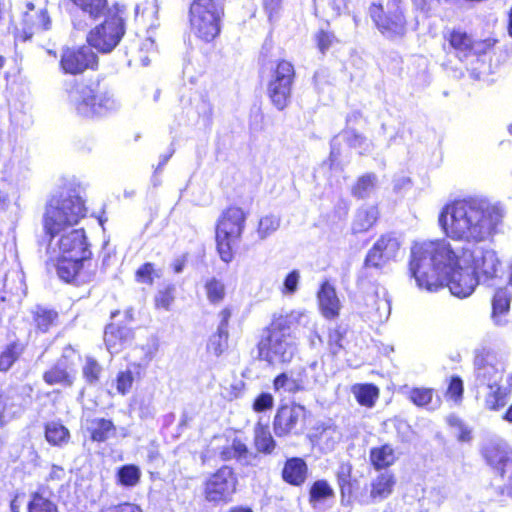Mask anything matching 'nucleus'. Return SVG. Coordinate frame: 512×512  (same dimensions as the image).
I'll use <instances>...</instances> for the list:
<instances>
[{
	"instance_id": "40",
	"label": "nucleus",
	"mask_w": 512,
	"mask_h": 512,
	"mask_svg": "<svg viewBox=\"0 0 512 512\" xmlns=\"http://www.w3.org/2000/svg\"><path fill=\"white\" fill-rule=\"evenodd\" d=\"M509 307V292L506 289L497 290L492 301V316L497 324L501 323V316L508 312Z\"/></svg>"
},
{
	"instance_id": "34",
	"label": "nucleus",
	"mask_w": 512,
	"mask_h": 512,
	"mask_svg": "<svg viewBox=\"0 0 512 512\" xmlns=\"http://www.w3.org/2000/svg\"><path fill=\"white\" fill-rule=\"evenodd\" d=\"M273 386L277 392L295 393L308 388L309 382L302 378H294L287 373H282L274 379Z\"/></svg>"
},
{
	"instance_id": "51",
	"label": "nucleus",
	"mask_w": 512,
	"mask_h": 512,
	"mask_svg": "<svg viewBox=\"0 0 512 512\" xmlns=\"http://www.w3.org/2000/svg\"><path fill=\"white\" fill-rule=\"evenodd\" d=\"M375 186L376 176L374 174H366L358 179L353 188V193L360 198H365L374 191Z\"/></svg>"
},
{
	"instance_id": "62",
	"label": "nucleus",
	"mask_w": 512,
	"mask_h": 512,
	"mask_svg": "<svg viewBox=\"0 0 512 512\" xmlns=\"http://www.w3.org/2000/svg\"><path fill=\"white\" fill-rule=\"evenodd\" d=\"M14 396L8 393L0 394V419L12 413Z\"/></svg>"
},
{
	"instance_id": "4",
	"label": "nucleus",
	"mask_w": 512,
	"mask_h": 512,
	"mask_svg": "<svg viewBox=\"0 0 512 512\" xmlns=\"http://www.w3.org/2000/svg\"><path fill=\"white\" fill-rule=\"evenodd\" d=\"M247 213L240 207L227 208L220 216L216 226V243L222 261L229 263L234 257V247L241 239L245 228Z\"/></svg>"
},
{
	"instance_id": "22",
	"label": "nucleus",
	"mask_w": 512,
	"mask_h": 512,
	"mask_svg": "<svg viewBox=\"0 0 512 512\" xmlns=\"http://www.w3.org/2000/svg\"><path fill=\"white\" fill-rule=\"evenodd\" d=\"M158 350V344L155 340L147 342L145 345L134 347L128 354L129 366L135 369L137 377H141L154 358Z\"/></svg>"
},
{
	"instance_id": "41",
	"label": "nucleus",
	"mask_w": 512,
	"mask_h": 512,
	"mask_svg": "<svg viewBox=\"0 0 512 512\" xmlns=\"http://www.w3.org/2000/svg\"><path fill=\"white\" fill-rule=\"evenodd\" d=\"M228 338V331L217 329L208 339L207 352L215 357L221 356L228 348Z\"/></svg>"
},
{
	"instance_id": "38",
	"label": "nucleus",
	"mask_w": 512,
	"mask_h": 512,
	"mask_svg": "<svg viewBox=\"0 0 512 512\" xmlns=\"http://www.w3.org/2000/svg\"><path fill=\"white\" fill-rule=\"evenodd\" d=\"M352 393L360 405L371 408L379 396V389L373 384H356Z\"/></svg>"
},
{
	"instance_id": "11",
	"label": "nucleus",
	"mask_w": 512,
	"mask_h": 512,
	"mask_svg": "<svg viewBox=\"0 0 512 512\" xmlns=\"http://www.w3.org/2000/svg\"><path fill=\"white\" fill-rule=\"evenodd\" d=\"M503 362L492 352L478 354L474 360L476 389L504 381Z\"/></svg>"
},
{
	"instance_id": "43",
	"label": "nucleus",
	"mask_w": 512,
	"mask_h": 512,
	"mask_svg": "<svg viewBox=\"0 0 512 512\" xmlns=\"http://www.w3.org/2000/svg\"><path fill=\"white\" fill-rule=\"evenodd\" d=\"M34 313V322L39 330L46 332L55 324L58 314L54 310H49L44 307H36Z\"/></svg>"
},
{
	"instance_id": "35",
	"label": "nucleus",
	"mask_w": 512,
	"mask_h": 512,
	"mask_svg": "<svg viewBox=\"0 0 512 512\" xmlns=\"http://www.w3.org/2000/svg\"><path fill=\"white\" fill-rule=\"evenodd\" d=\"M396 460L393 448L388 445L372 448L370 451V461L375 469H384L392 465Z\"/></svg>"
},
{
	"instance_id": "46",
	"label": "nucleus",
	"mask_w": 512,
	"mask_h": 512,
	"mask_svg": "<svg viewBox=\"0 0 512 512\" xmlns=\"http://www.w3.org/2000/svg\"><path fill=\"white\" fill-rule=\"evenodd\" d=\"M141 476L140 469L135 465H125L118 470L117 477L121 485L133 487L138 484Z\"/></svg>"
},
{
	"instance_id": "1",
	"label": "nucleus",
	"mask_w": 512,
	"mask_h": 512,
	"mask_svg": "<svg viewBox=\"0 0 512 512\" xmlns=\"http://www.w3.org/2000/svg\"><path fill=\"white\" fill-rule=\"evenodd\" d=\"M503 218L500 204L468 197L447 203L438 215V225L448 239L476 244L491 239Z\"/></svg>"
},
{
	"instance_id": "3",
	"label": "nucleus",
	"mask_w": 512,
	"mask_h": 512,
	"mask_svg": "<svg viewBox=\"0 0 512 512\" xmlns=\"http://www.w3.org/2000/svg\"><path fill=\"white\" fill-rule=\"evenodd\" d=\"M470 246L448 239L415 242L410 251L409 274L420 290L435 292L444 286L445 275L471 264Z\"/></svg>"
},
{
	"instance_id": "60",
	"label": "nucleus",
	"mask_w": 512,
	"mask_h": 512,
	"mask_svg": "<svg viewBox=\"0 0 512 512\" xmlns=\"http://www.w3.org/2000/svg\"><path fill=\"white\" fill-rule=\"evenodd\" d=\"M315 39L317 41L318 48L322 53H325L336 40L332 32L325 30H320L316 34Z\"/></svg>"
},
{
	"instance_id": "50",
	"label": "nucleus",
	"mask_w": 512,
	"mask_h": 512,
	"mask_svg": "<svg viewBox=\"0 0 512 512\" xmlns=\"http://www.w3.org/2000/svg\"><path fill=\"white\" fill-rule=\"evenodd\" d=\"M280 226V219L275 215H265L259 220L257 234L260 239H266Z\"/></svg>"
},
{
	"instance_id": "16",
	"label": "nucleus",
	"mask_w": 512,
	"mask_h": 512,
	"mask_svg": "<svg viewBox=\"0 0 512 512\" xmlns=\"http://www.w3.org/2000/svg\"><path fill=\"white\" fill-rule=\"evenodd\" d=\"M444 282L452 295L458 298L469 297L479 284L477 275L472 271L471 264L463 268H456L445 275Z\"/></svg>"
},
{
	"instance_id": "57",
	"label": "nucleus",
	"mask_w": 512,
	"mask_h": 512,
	"mask_svg": "<svg viewBox=\"0 0 512 512\" xmlns=\"http://www.w3.org/2000/svg\"><path fill=\"white\" fill-rule=\"evenodd\" d=\"M463 381L458 376H453L450 379L446 397L453 400L455 403H460L463 396Z\"/></svg>"
},
{
	"instance_id": "61",
	"label": "nucleus",
	"mask_w": 512,
	"mask_h": 512,
	"mask_svg": "<svg viewBox=\"0 0 512 512\" xmlns=\"http://www.w3.org/2000/svg\"><path fill=\"white\" fill-rule=\"evenodd\" d=\"M274 405L273 396L270 393H261L253 403V410L255 412H263L269 410Z\"/></svg>"
},
{
	"instance_id": "64",
	"label": "nucleus",
	"mask_w": 512,
	"mask_h": 512,
	"mask_svg": "<svg viewBox=\"0 0 512 512\" xmlns=\"http://www.w3.org/2000/svg\"><path fill=\"white\" fill-rule=\"evenodd\" d=\"M173 301V296L168 290L159 291L155 297V305L157 308L168 310Z\"/></svg>"
},
{
	"instance_id": "39",
	"label": "nucleus",
	"mask_w": 512,
	"mask_h": 512,
	"mask_svg": "<svg viewBox=\"0 0 512 512\" xmlns=\"http://www.w3.org/2000/svg\"><path fill=\"white\" fill-rule=\"evenodd\" d=\"M449 43L451 47L457 52L460 59L471 54V46L473 40L467 33L462 31L451 32L449 36Z\"/></svg>"
},
{
	"instance_id": "26",
	"label": "nucleus",
	"mask_w": 512,
	"mask_h": 512,
	"mask_svg": "<svg viewBox=\"0 0 512 512\" xmlns=\"http://www.w3.org/2000/svg\"><path fill=\"white\" fill-rule=\"evenodd\" d=\"M132 337L131 329L114 324L108 325L104 333V341L110 354L119 353L131 341Z\"/></svg>"
},
{
	"instance_id": "42",
	"label": "nucleus",
	"mask_w": 512,
	"mask_h": 512,
	"mask_svg": "<svg viewBox=\"0 0 512 512\" xmlns=\"http://www.w3.org/2000/svg\"><path fill=\"white\" fill-rule=\"evenodd\" d=\"M45 437L52 445H62L69 439L68 429L58 422H51L46 425Z\"/></svg>"
},
{
	"instance_id": "8",
	"label": "nucleus",
	"mask_w": 512,
	"mask_h": 512,
	"mask_svg": "<svg viewBox=\"0 0 512 512\" xmlns=\"http://www.w3.org/2000/svg\"><path fill=\"white\" fill-rule=\"evenodd\" d=\"M294 76L293 65L283 60L278 63L268 84V96L272 104L280 111L284 110L290 103Z\"/></svg>"
},
{
	"instance_id": "63",
	"label": "nucleus",
	"mask_w": 512,
	"mask_h": 512,
	"mask_svg": "<svg viewBox=\"0 0 512 512\" xmlns=\"http://www.w3.org/2000/svg\"><path fill=\"white\" fill-rule=\"evenodd\" d=\"M494 43L495 42L491 39L473 41L471 46V53L475 55L485 54L493 47Z\"/></svg>"
},
{
	"instance_id": "7",
	"label": "nucleus",
	"mask_w": 512,
	"mask_h": 512,
	"mask_svg": "<svg viewBox=\"0 0 512 512\" xmlns=\"http://www.w3.org/2000/svg\"><path fill=\"white\" fill-rule=\"evenodd\" d=\"M297 350L291 333L281 331L267 330L258 343L259 357L272 365L291 362Z\"/></svg>"
},
{
	"instance_id": "31",
	"label": "nucleus",
	"mask_w": 512,
	"mask_h": 512,
	"mask_svg": "<svg viewBox=\"0 0 512 512\" xmlns=\"http://www.w3.org/2000/svg\"><path fill=\"white\" fill-rule=\"evenodd\" d=\"M221 458L223 460L236 459L241 464L251 465L256 459V455L241 440L234 439L232 444L221 452Z\"/></svg>"
},
{
	"instance_id": "33",
	"label": "nucleus",
	"mask_w": 512,
	"mask_h": 512,
	"mask_svg": "<svg viewBox=\"0 0 512 512\" xmlns=\"http://www.w3.org/2000/svg\"><path fill=\"white\" fill-rule=\"evenodd\" d=\"M409 399L418 407H425L428 410H435L440 406L439 396L434 397L431 388H413L409 392Z\"/></svg>"
},
{
	"instance_id": "21",
	"label": "nucleus",
	"mask_w": 512,
	"mask_h": 512,
	"mask_svg": "<svg viewBox=\"0 0 512 512\" xmlns=\"http://www.w3.org/2000/svg\"><path fill=\"white\" fill-rule=\"evenodd\" d=\"M51 20L47 11L37 8L32 2L26 3V10L23 12V34L24 40H28L33 34L49 30Z\"/></svg>"
},
{
	"instance_id": "27",
	"label": "nucleus",
	"mask_w": 512,
	"mask_h": 512,
	"mask_svg": "<svg viewBox=\"0 0 512 512\" xmlns=\"http://www.w3.org/2000/svg\"><path fill=\"white\" fill-rule=\"evenodd\" d=\"M318 302L322 315L327 319H333L339 315L340 301L335 288L324 282L318 292Z\"/></svg>"
},
{
	"instance_id": "28",
	"label": "nucleus",
	"mask_w": 512,
	"mask_h": 512,
	"mask_svg": "<svg viewBox=\"0 0 512 512\" xmlns=\"http://www.w3.org/2000/svg\"><path fill=\"white\" fill-rule=\"evenodd\" d=\"M282 477L284 481L291 485H302L307 477V465L304 460L300 458L287 460L282 471Z\"/></svg>"
},
{
	"instance_id": "47",
	"label": "nucleus",
	"mask_w": 512,
	"mask_h": 512,
	"mask_svg": "<svg viewBox=\"0 0 512 512\" xmlns=\"http://www.w3.org/2000/svg\"><path fill=\"white\" fill-rule=\"evenodd\" d=\"M136 17L153 25L158 13V4L156 0H145L136 5Z\"/></svg>"
},
{
	"instance_id": "54",
	"label": "nucleus",
	"mask_w": 512,
	"mask_h": 512,
	"mask_svg": "<svg viewBox=\"0 0 512 512\" xmlns=\"http://www.w3.org/2000/svg\"><path fill=\"white\" fill-rule=\"evenodd\" d=\"M341 137L347 141L349 146L360 149L361 153L362 151H366L369 147L368 141L354 130H345Z\"/></svg>"
},
{
	"instance_id": "6",
	"label": "nucleus",
	"mask_w": 512,
	"mask_h": 512,
	"mask_svg": "<svg viewBox=\"0 0 512 512\" xmlns=\"http://www.w3.org/2000/svg\"><path fill=\"white\" fill-rule=\"evenodd\" d=\"M69 99L77 113L87 118L105 115L119 107V103L112 94L96 93L91 87L85 85H79L71 90Z\"/></svg>"
},
{
	"instance_id": "14",
	"label": "nucleus",
	"mask_w": 512,
	"mask_h": 512,
	"mask_svg": "<svg viewBox=\"0 0 512 512\" xmlns=\"http://www.w3.org/2000/svg\"><path fill=\"white\" fill-rule=\"evenodd\" d=\"M483 455L506 480V488L512 494V447L505 442L490 443L484 448Z\"/></svg>"
},
{
	"instance_id": "44",
	"label": "nucleus",
	"mask_w": 512,
	"mask_h": 512,
	"mask_svg": "<svg viewBox=\"0 0 512 512\" xmlns=\"http://www.w3.org/2000/svg\"><path fill=\"white\" fill-rule=\"evenodd\" d=\"M334 496V491L329 483L325 480H318L313 483L310 488V503L315 506L317 503L322 502Z\"/></svg>"
},
{
	"instance_id": "56",
	"label": "nucleus",
	"mask_w": 512,
	"mask_h": 512,
	"mask_svg": "<svg viewBox=\"0 0 512 512\" xmlns=\"http://www.w3.org/2000/svg\"><path fill=\"white\" fill-rule=\"evenodd\" d=\"M448 424L455 431V435L461 442H467L471 439V431L462 423V421L455 415H450L447 418Z\"/></svg>"
},
{
	"instance_id": "5",
	"label": "nucleus",
	"mask_w": 512,
	"mask_h": 512,
	"mask_svg": "<svg viewBox=\"0 0 512 512\" xmlns=\"http://www.w3.org/2000/svg\"><path fill=\"white\" fill-rule=\"evenodd\" d=\"M223 6L216 0H194L190 5L191 31L199 39L210 42L221 31Z\"/></svg>"
},
{
	"instance_id": "49",
	"label": "nucleus",
	"mask_w": 512,
	"mask_h": 512,
	"mask_svg": "<svg viewBox=\"0 0 512 512\" xmlns=\"http://www.w3.org/2000/svg\"><path fill=\"white\" fill-rule=\"evenodd\" d=\"M83 12L96 18L106 9L107 0H71Z\"/></svg>"
},
{
	"instance_id": "53",
	"label": "nucleus",
	"mask_w": 512,
	"mask_h": 512,
	"mask_svg": "<svg viewBox=\"0 0 512 512\" xmlns=\"http://www.w3.org/2000/svg\"><path fill=\"white\" fill-rule=\"evenodd\" d=\"M301 274L299 270H292L287 274L280 289L281 293L285 296L294 295L298 291Z\"/></svg>"
},
{
	"instance_id": "29",
	"label": "nucleus",
	"mask_w": 512,
	"mask_h": 512,
	"mask_svg": "<svg viewBox=\"0 0 512 512\" xmlns=\"http://www.w3.org/2000/svg\"><path fill=\"white\" fill-rule=\"evenodd\" d=\"M52 492L44 487L31 493L28 503V512H59L57 504L51 498Z\"/></svg>"
},
{
	"instance_id": "13",
	"label": "nucleus",
	"mask_w": 512,
	"mask_h": 512,
	"mask_svg": "<svg viewBox=\"0 0 512 512\" xmlns=\"http://www.w3.org/2000/svg\"><path fill=\"white\" fill-rule=\"evenodd\" d=\"M97 56L89 46L66 47L60 59V67L66 74L77 75L87 69H94Z\"/></svg>"
},
{
	"instance_id": "9",
	"label": "nucleus",
	"mask_w": 512,
	"mask_h": 512,
	"mask_svg": "<svg viewBox=\"0 0 512 512\" xmlns=\"http://www.w3.org/2000/svg\"><path fill=\"white\" fill-rule=\"evenodd\" d=\"M124 35L123 21L119 17H111L99 26H96L88 35L87 41L91 47L99 52L112 51Z\"/></svg>"
},
{
	"instance_id": "55",
	"label": "nucleus",
	"mask_w": 512,
	"mask_h": 512,
	"mask_svg": "<svg viewBox=\"0 0 512 512\" xmlns=\"http://www.w3.org/2000/svg\"><path fill=\"white\" fill-rule=\"evenodd\" d=\"M160 275L156 272L154 265L152 263H145L140 266L135 274L136 281L139 283H144L148 285H152L154 277H159Z\"/></svg>"
},
{
	"instance_id": "10",
	"label": "nucleus",
	"mask_w": 512,
	"mask_h": 512,
	"mask_svg": "<svg viewBox=\"0 0 512 512\" xmlns=\"http://www.w3.org/2000/svg\"><path fill=\"white\" fill-rule=\"evenodd\" d=\"M237 479L233 470L223 466L205 482L204 495L209 502H227L236 491Z\"/></svg>"
},
{
	"instance_id": "19",
	"label": "nucleus",
	"mask_w": 512,
	"mask_h": 512,
	"mask_svg": "<svg viewBox=\"0 0 512 512\" xmlns=\"http://www.w3.org/2000/svg\"><path fill=\"white\" fill-rule=\"evenodd\" d=\"M396 484L395 476L388 471L377 475L370 484V493L363 492L356 496V501L360 505H371L388 498L394 490Z\"/></svg>"
},
{
	"instance_id": "52",
	"label": "nucleus",
	"mask_w": 512,
	"mask_h": 512,
	"mask_svg": "<svg viewBox=\"0 0 512 512\" xmlns=\"http://www.w3.org/2000/svg\"><path fill=\"white\" fill-rule=\"evenodd\" d=\"M21 353V349L17 344H11L6 347L0 354V371L9 370L12 364L17 360Z\"/></svg>"
},
{
	"instance_id": "30",
	"label": "nucleus",
	"mask_w": 512,
	"mask_h": 512,
	"mask_svg": "<svg viewBox=\"0 0 512 512\" xmlns=\"http://www.w3.org/2000/svg\"><path fill=\"white\" fill-rule=\"evenodd\" d=\"M366 303L374 310L379 321L388 319L391 311L390 300L384 288H376L373 294L368 295Z\"/></svg>"
},
{
	"instance_id": "18",
	"label": "nucleus",
	"mask_w": 512,
	"mask_h": 512,
	"mask_svg": "<svg viewBox=\"0 0 512 512\" xmlns=\"http://www.w3.org/2000/svg\"><path fill=\"white\" fill-rule=\"evenodd\" d=\"M370 15L379 31L388 38L401 37L406 32V21L400 11L387 16L383 14L382 6L373 4Z\"/></svg>"
},
{
	"instance_id": "36",
	"label": "nucleus",
	"mask_w": 512,
	"mask_h": 512,
	"mask_svg": "<svg viewBox=\"0 0 512 512\" xmlns=\"http://www.w3.org/2000/svg\"><path fill=\"white\" fill-rule=\"evenodd\" d=\"M254 444L258 452L270 454L276 446L269 427L258 423L254 429Z\"/></svg>"
},
{
	"instance_id": "23",
	"label": "nucleus",
	"mask_w": 512,
	"mask_h": 512,
	"mask_svg": "<svg viewBox=\"0 0 512 512\" xmlns=\"http://www.w3.org/2000/svg\"><path fill=\"white\" fill-rule=\"evenodd\" d=\"M310 319L306 311L293 310L275 317L268 330L290 333L289 331L296 329L297 326H309Z\"/></svg>"
},
{
	"instance_id": "58",
	"label": "nucleus",
	"mask_w": 512,
	"mask_h": 512,
	"mask_svg": "<svg viewBox=\"0 0 512 512\" xmlns=\"http://www.w3.org/2000/svg\"><path fill=\"white\" fill-rule=\"evenodd\" d=\"M343 338H344V334L342 331H340V329L335 328V329L329 330L327 345H328L329 352L333 356H336L343 348V345H342Z\"/></svg>"
},
{
	"instance_id": "20",
	"label": "nucleus",
	"mask_w": 512,
	"mask_h": 512,
	"mask_svg": "<svg viewBox=\"0 0 512 512\" xmlns=\"http://www.w3.org/2000/svg\"><path fill=\"white\" fill-rule=\"evenodd\" d=\"M511 389L503 382L486 385L476 389V397L483 400V406L489 411H499L504 408L510 398Z\"/></svg>"
},
{
	"instance_id": "24",
	"label": "nucleus",
	"mask_w": 512,
	"mask_h": 512,
	"mask_svg": "<svg viewBox=\"0 0 512 512\" xmlns=\"http://www.w3.org/2000/svg\"><path fill=\"white\" fill-rule=\"evenodd\" d=\"M49 261L56 267L58 276L65 282H71L78 276L83 262L88 258L63 257V255H48Z\"/></svg>"
},
{
	"instance_id": "48",
	"label": "nucleus",
	"mask_w": 512,
	"mask_h": 512,
	"mask_svg": "<svg viewBox=\"0 0 512 512\" xmlns=\"http://www.w3.org/2000/svg\"><path fill=\"white\" fill-rule=\"evenodd\" d=\"M141 377H137L135 374V369L128 366L126 370L120 371L116 378V389L117 392L125 395L127 394L133 385V382L136 379H140Z\"/></svg>"
},
{
	"instance_id": "25",
	"label": "nucleus",
	"mask_w": 512,
	"mask_h": 512,
	"mask_svg": "<svg viewBox=\"0 0 512 512\" xmlns=\"http://www.w3.org/2000/svg\"><path fill=\"white\" fill-rule=\"evenodd\" d=\"M75 379L74 369L68 365L65 359L59 360L43 374V380L48 385H60L70 387Z\"/></svg>"
},
{
	"instance_id": "15",
	"label": "nucleus",
	"mask_w": 512,
	"mask_h": 512,
	"mask_svg": "<svg viewBox=\"0 0 512 512\" xmlns=\"http://www.w3.org/2000/svg\"><path fill=\"white\" fill-rule=\"evenodd\" d=\"M400 241L392 234L382 235L368 251L365 258L367 267L381 268L396 260L400 251Z\"/></svg>"
},
{
	"instance_id": "59",
	"label": "nucleus",
	"mask_w": 512,
	"mask_h": 512,
	"mask_svg": "<svg viewBox=\"0 0 512 512\" xmlns=\"http://www.w3.org/2000/svg\"><path fill=\"white\" fill-rule=\"evenodd\" d=\"M100 372L101 367L97 363V361H95L92 358H87L86 363L83 367V375L86 378V380L89 383H95L99 378Z\"/></svg>"
},
{
	"instance_id": "45",
	"label": "nucleus",
	"mask_w": 512,
	"mask_h": 512,
	"mask_svg": "<svg viewBox=\"0 0 512 512\" xmlns=\"http://www.w3.org/2000/svg\"><path fill=\"white\" fill-rule=\"evenodd\" d=\"M205 291L209 302L212 304H219L226 295L224 283L216 278H211L206 282Z\"/></svg>"
},
{
	"instance_id": "2",
	"label": "nucleus",
	"mask_w": 512,
	"mask_h": 512,
	"mask_svg": "<svg viewBox=\"0 0 512 512\" xmlns=\"http://www.w3.org/2000/svg\"><path fill=\"white\" fill-rule=\"evenodd\" d=\"M85 214L84 201L76 194L61 193L48 201L43 214V228L50 237L48 255L90 257L84 229L73 228Z\"/></svg>"
},
{
	"instance_id": "17",
	"label": "nucleus",
	"mask_w": 512,
	"mask_h": 512,
	"mask_svg": "<svg viewBox=\"0 0 512 512\" xmlns=\"http://www.w3.org/2000/svg\"><path fill=\"white\" fill-rule=\"evenodd\" d=\"M305 408L301 405H284L274 417L273 430L277 437L287 436L296 431L299 424L304 422Z\"/></svg>"
},
{
	"instance_id": "37",
	"label": "nucleus",
	"mask_w": 512,
	"mask_h": 512,
	"mask_svg": "<svg viewBox=\"0 0 512 512\" xmlns=\"http://www.w3.org/2000/svg\"><path fill=\"white\" fill-rule=\"evenodd\" d=\"M88 430L94 441L103 442L115 433V426L110 420L96 418L90 421Z\"/></svg>"
},
{
	"instance_id": "32",
	"label": "nucleus",
	"mask_w": 512,
	"mask_h": 512,
	"mask_svg": "<svg viewBox=\"0 0 512 512\" xmlns=\"http://www.w3.org/2000/svg\"><path fill=\"white\" fill-rule=\"evenodd\" d=\"M378 209L375 206L360 208L352 223L353 233H363L368 231L378 219Z\"/></svg>"
},
{
	"instance_id": "12",
	"label": "nucleus",
	"mask_w": 512,
	"mask_h": 512,
	"mask_svg": "<svg viewBox=\"0 0 512 512\" xmlns=\"http://www.w3.org/2000/svg\"><path fill=\"white\" fill-rule=\"evenodd\" d=\"M471 269L479 282L489 281L498 277L501 272V261L497 252L489 247H470Z\"/></svg>"
}]
</instances>
